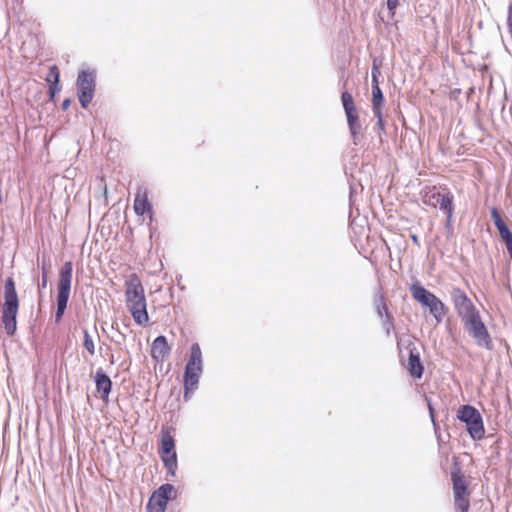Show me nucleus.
Listing matches in <instances>:
<instances>
[{"instance_id": "1", "label": "nucleus", "mask_w": 512, "mask_h": 512, "mask_svg": "<svg viewBox=\"0 0 512 512\" xmlns=\"http://www.w3.org/2000/svg\"><path fill=\"white\" fill-rule=\"evenodd\" d=\"M125 298L128 310L134 321L138 325H146L149 321V316L144 288L140 278L135 273L131 274L125 283Z\"/></svg>"}, {"instance_id": "2", "label": "nucleus", "mask_w": 512, "mask_h": 512, "mask_svg": "<svg viewBox=\"0 0 512 512\" xmlns=\"http://www.w3.org/2000/svg\"><path fill=\"white\" fill-rule=\"evenodd\" d=\"M202 373V351L198 343L191 347L190 358L184 371V398L188 400L198 386L199 378Z\"/></svg>"}, {"instance_id": "3", "label": "nucleus", "mask_w": 512, "mask_h": 512, "mask_svg": "<svg viewBox=\"0 0 512 512\" xmlns=\"http://www.w3.org/2000/svg\"><path fill=\"white\" fill-rule=\"evenodd\" d=\"M410 292L415 301L429 309L430 314L440 323L448 312L447 306L432 292L425 289L419 283L410 286Z\"/></svg>"}, {"instance_id": "4", "label": "nucleus", "mask_w": 512, "mask_h": 512, "mask_svg": "<svg viewBox=\"0 0 512 512\" xmlns=\"http://www.w3.org/2000/svg\"><path fill=\"white\" fill-rule=\"evenodd\" d=\"M451 481L455 511L469 512L471 494L469 491V482L459 466H455L452 469Z\"/></svg>"}, {"instance_id": "5", "label": "nucleus", "mask_w": 512, "mask_h": 512, "mask_svg": "<svg viewBox=\"0 0 512 512\" xmlns=\"http://www.w3.org/2000/svg\"><path fill=\"white\" fill-rule=\"evenodd\" d=\"M158 453L169 474L175 475L177 470V453L175 450L174 429L163 426L160 432Z\"/></svg>"}, {"instance_id": "6", "label": "nucleus", "mask_w": 512, "mask_h": 512, "mask_svg": "<svg viewBox=\"0 0 512 512\" xmlns=\"http://www.w3.org/2000/svg\"><path fill=\"white\" fill-rule=\"evenodd\" d=\"M73 264L67 261L63 264L58 281L57 311L55 321L59 322L64 315L69 300L72 285Z\"/></svg>"}, {"instance_id": "7", "label": "nucleus", "mask_w": 512, "mask_h": 512, "mask_svg": "<svg viewBox=\"0 0 512 512\" xmlns=\"http://www.w3.org/2000/svg\"><path fill=\"white\" fill-rule=\"evenodd\" d=\"M457 418L466 424L468 434L473 440H481L485 436V427L480 412L471 405H463L457 411Z\"/></svg>"}, {"instance_id": "8", "label": "nucleus", "mask_w": 512, "mask_h": 512, "mask_svg": "<svg viewBox=\"0 0 512 512\" xmlns=\"http://www.w3.org/2000/svg\"><path fill=\"white\" fill-rule=\"evenodd\" d=\"M446 193H440L437 191L436 186L427 187L421 192V199L423 204L436 208L440 207L446 213L447 222L451 221L454 212L453 206V195L444 188Z\"/></svg>"}, {"instance_id": "9", "label": "nucleus", "mask_w": 512, "mask_h": 512, "mask_svg": "<svg viewBox=\"0 0 512 512\" xmlns=\"http://www.w3.org/2000/svg\"><path fill=\"white\" fill-rule=\"evenodd\" d=\"M461 321L465 330L472 336L478 346L488 350L492 349V338L481 319L479 311Z\"/></svg>"}, {"instance_id": "10", "label": "nucleus", "mask_w": 512, "mask_h": 512, "mask_svg": "<svg viewBox=\"0 0 512 512\" xmlns=\"http://www.w3.org/2000/svg\"><path fill=\"white\" fill-rule=\"evenodd\" d=\"M341 101L347 118V124L349 127L350 135L355 145L359 142V134L361 130V124L359 122V115L354 103L353 96L349 92H343L341 95Z\"/></svg>"}, {"instance_id": "11", "label": "nucleus", "mask_w": 512, "mask_h": 512, "mask_svg": "<svg viewBox=\"0 0 512 512\" xmlns=\"http://www.w3.org/2000/svg\"><path fill=\"white\" fill-rule=\"evenodd\" d=\"M341 101L347 118V124L349 127L350 135L355 145L359 142V134L361 130V124L359 122V115L354 103L353 96L349 92H343L341 95Z\"/></svg>"}, {"instance_id": "12", "label": "nucleus", "mask_w": 512, "mask_h": 512, "mask_svg": "<svg viewBox=\"0 0 512 512\" xmlns=\"http://www.w3.org/2000/svg\"><path fill=\"white\" fill-rule=\"evenodd\" d=\"M95 74L90 71H82L77 78L78 99L83 108H87L92 102L95 92Z\"/></svg>"}, {"instance_id": "13", "label": "nucleus", "mask_w": 512, "mask_h": 512, "mask_svg": "<svg viewBox=\"0 0 512 512\" xmlns=\"http://www.w3.org/2000/svg\"><path fill=\"white\" fill-rule=\"evenodd\" d=\"M175 492L173 485L163 484L155 490L147 503V512H166L168 501Z\"/></svg>"}, {"instance_id": "14", "label": "nucleus", "mask_w": 512, "mask_h": 512, "mask_svg": "<svg viewBox=\"0 0 512 512\" xmlns=\"http://www.w3.org/2000/svg\"><path fill=\"white\" fill-rule=\"evenodd\" d=\"M451 298L455 311L461 320L478 312L473 302L461 288L454 287L451 291Z\"/></svg>"}, {"instance_id": "15", "label": "nucleus", "mask_w": 512, "mask_h": 512, "mask_svg": "<svg viewBox=\"0 0 512 512\" xmlns=\"http://www.w3.org/2000/svg\"><path fill=\"white\" fill-rule=\"evenodd\" d=\"M491 217L502 241L506 245L510 258L512 259V232L503 221L499 211L496 208L491 209Z\"/></svg>"}, {"instance_id": "16", "label": "nucleus", "mask_w": 512, "mask_h": 512, "mask_svg": "<svg viewBox=\"0 0 512 512\" xmlns=\"http://www.w3.org/2000/svg\"><path fill=\"white\" fill-rule=\"evenodd\" d=\"M134 211L137 215L143 216L148 215L150 218L152 216V205L148 200V192L147 189L143 186L138 187L135 199H134Z\"/></svg>"}, {"instance_id": "17", "label": "nucleus", "mask_w": 512, "mask_h": 512, "mask_svg": "<svg viewBox=\"0 0 512 512\" xmlns=\"http://www.w3.org/2000/svg\"><path fill=\"white\" fill-rule=\"evenodd\" d=\"M4 305L3 309L18 310L19 299L16 292L15 282L12 277H9L5 281L4 285Z\"/></svg>"}, {"instance_id": "18", "label": "nucleus", "mask_w": 512, "mask_h": 512, "mask_svg": "<svg viewBox=\"0 0 512 512\" xmlns=\"http://www.w3.org/2000/svg\"><path fill=\"white\" fill-rule=\"evenodd\" d=\"M404 366L413 378L419 379L422 377L424 366L415 347L409 350V357Z\"/></svg>"}, {"instance_id": "19", "label": "nucleus", "mask_w": 512, "mask_h": 512, "mask_svg": "<svg viewBox=\"0 0 512 512\" xmlns=\"http://www.w3.org/2000/svg\"><path fill=\"white\" fill-rule=\"evenodd\" d=\"M170 353V346L164 336H158L152 343L151 357L159 362L163 361Z\"/></svg>"}, {"instance_id": "20", "label": "nucleus", "mask_w": 512, "mask_h": 512, "mask_svg": "<svg viewBox=\"0 0 512 512\" xmlns=\"http://www.w3.org/2000/svg\"><path fill=\"white\" fill-rule=\"evenodd\" d=\"M95 383L96 389L98 393H100L101 399L107 401L112 389L111 379L103 371L98 370L95 375Z\"/></svg>"}, {"instance_id": "21", "label": "nucleus", "mask_w": 512, "mask_h": 512, "mask_svg": "<svg viewBox=\"0 0 512 512\" xmlns=\"http://www.w3.org/2000/svg\"><path fill=\"white\" fill-rule=\"evenodd\" d=\"M60 71L56 65L50 67L46 77V81L49 85V98L54 101L56 94L60 91L59 86Z\"/></svg>"}, {"instance_id": "22", "label": "nucleus", "mask_w": 512, "mask_h": 512, "mask_svg": "<svg viewBox=\"0 0 512 512\" xmlns=\"http://www.w3.org/2000/svg\"><path fill=\"white\" fill-rule=\"evenodd\" d=\"M18 310L3 309L2 322L8 335H13L17 328L16 316Z\"/></svg>"}, {"instance_id": "23", "label": "nucleus", "mask_w": 512, "mask_h": 512, "mask_svg": "<svg viewBox=\"0 0 512 512\" xmlns=\"http://www.w3.org/2000/svg\"><path fill=\"white\" fill-rule=\"evenodd\" d=\"M376 307H377V313H378L379 317L386 318L385 325H386L387 332L389 333L390 329L393 327V317L388 311V307H387L385 298L383 296L379 297Z\"/></svg>"}, {"instance_id": "24", "label": "nucleus", "mask_w": 512, "mask_h": 512, "mask_svg": "<svg viewBox=\"0 0 512 512\" xmlns=\"http://www.w3.org/2000/svg\"><path fill=\"white\" fill-rule=\"evenodd\" d=\"M372 109L373 112L382 111L384 106V96L381 88L372 89Z\"/></svg>"}, {"instance_id": "25", "label": "nucleus", "mask_w": 512, "mask_h": 512, "mask_svg": "<svg viewBox=\"0 0 512 512\" xmlns=\"http://www.w3.org/2000/svg\"><path fill=\"white\" fill-rule=\"evenodd\" d=\"M83 345L91 356L95 354V344L87 330L84 331Z\"/></svg>"}, {"instance_id": "26", "label": "nucleus", "mask_w": 512, "mask_h": 512, "mask_svg": "<svg viewBox=\"0 0 512 512\" xmlns=\"http://www.w3.org/2000/svg\"><path fill=\"white\" fill-rule=\"evenodd\" d=\"M374 115L377 118V126H378L379 130L382 133H384L385 132V121H384V117H383V112L376 111V112H374Z\"/></svg>"}, {"instance_id": "27", "label": "nucleus", "mask_w": 512, "mask_h": 512, "mask_svg": "<svg viewBox=\"0 0 512 512\" xmlns=\"http://www.w3.org/2000/svg\"><path fill=\"white\" fill-rule=\"evenodd\" d=\"M399 4V0H387V8L391 12L392 15L395 14V9Z\"/></svg>"}, {"instance_id": "28", "label": "nucleus", "mask_w": 512, "mask_h": 512, "mask_svg": "<svg viewBox=\"0 0 512 512\" xmlns=\"http://www.w3.org/2000/svg\"><path fill=\"white\" fill-rule=\"evenodd\" d=\"M371 75H372V77H379L380 76V69H379L378 66L373 65Z\"/></svg>"}, {"instance_id": "29", "label": "nucleus", "mask_w": 512, "mask_h": 512, "mask_svg": "<svg viewBox=\"0 0 512 512\" xmlns=\"http://www.w3.org/2000/svg\"><path fill=\"white\" fill-rule=\"evenodd\" d=\"M378 78L379 77H372V89L380 88Z\"/></svg>"}, {"instance_id": "30", "label": "nucleus", "mask_w": 512, "mask_h": 512, "mask_svg": "<svg viewBox=\"0 0 512 512\" xmlns=\"http://www.w3.org/2000/svg\"><path fill=\"white\" fill-rule=\"evenodd\" d=\"M71 104V100L70 99H65L62 103V109L63 110H67L69 108Z\"/></svg>"}, {"instance_id": "31", "label": "nucleus", "mask_w": 512, "mask_h": 512, "mask_svg": "<svg viewBox=\"0 0 512 512\" xmlns=\"http://www.w3.org/2000/svg\"><path fill=\"white\" fill-rule=\"evenodd\" d=\"M47 280H48V279H47V273H46V272H44V273H43V276H42V286H43V287H46V285H47Z\"/></svg>"}, {"instance_id": "32", "label": "nucleus", "mask_w": 512, "mask_h": 512, "mask_svg": "<svg viewBox=\"0 0 512 512\" xmlns=\"http://www.w3.org/2000/svg\"><path fill=\"white\" fill-rule=\"evenodd\" d=\"M413 242L416 244V245H419V240H418V237L416 235H412L411 236Z\"/></svg>"}]
</instances>
